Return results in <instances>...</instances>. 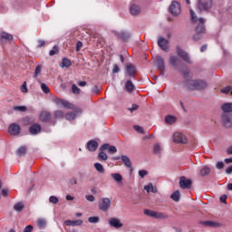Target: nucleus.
I'll return each mask as SVG.
<instances>
[{
	"instance_id": "nucleus-64",
	"label": "nucleus",
	"mask_w": 232,
	"mask_h": 232,
	"mask_svg": "<svg viewBox=\"0 0 232 232\" xmlns=\"http://www.w3.org/2000/svg\"><path fill=\"white\" fill-rule=\"evenodd\" d=\"M92 93H96L98 94L101 92V88H99V86L95 85L92 90Z\"/></svg>"
},
{
	"instance_id": "nucleus-17",
	"label": "nucleus",
	"mask_w": 232,
	"mask_h": 232,
	"mask_svg": "<svg viewBox=\"0 0 232 232\" xmlns=\"http://www.w3.org/2000/svg\"><path fill=\"white\" fill-rule=\"evenodd\" d=\"M106 150H109V153H111V154L117 153V147L110 146V143H105L102 145L100 148V151H106Z\"/></svg>"
},
{
	"instance_id": "nucleus-55",
	"label": "nucleus",
	"mask_w": 232,
	"mask_h": 232,
	"mask_svg": "<svg viewBox=\"0 0 232 232\" xmlns=\"http://www.w3.org/2000/svg\"><path fill=\"white\" fill-rule=\"evenodd\" d=\"M21 92L23 93H28V87H26V82H24L21 86Z\"/></svg>"
},
{
	"instance_id": "nucleus-48",
	"label": "nucleus",
	"mask_w": 232,
	"mask_h": 232,
	"mask_svg": "<svg viewBox=\"0 0 232 232\" xmlns=\"http://www.w3.org/2000/svg\"><path fill=\"white\" fill-rule=\"evenodd\" d=\"M49 202L51 204H59V198L58 197H55V196H51L49 198Z\"/></svg>"
},
{
	"instance_id": "nucleus-59",
	"label": "nucleus",
	"mask_w": 232,
	"mask_h": 232,
	"mask_svg": "<svg viewBox=\"0 0 232 232\" xmlns=\"http://www.w3.org/2000/svg\"><path fill=\"white\" fill-rule=\"evenodd\" d=\"M45 45H46V42L44 40H38L37 48H43Z\"/></svg>"
},
{
	"instance_id": "nucleus-4",
	"label": "nucleus",
	"mask_w": 232,
	"mask_h": 232,
	"mask_svg": "<svg viewBox=\"0 0 232 232\" xmlns=\"http://www.w3.org/2000/svg\"><path fill=\"white\" fill-rule=\"evenodd\" d=\"M111 208V200L109 198H102L99 201V209L108 211Z\"/></svg>"
},
{
	"instance_id": "nucleus-2",
	"label": "nucleus",
	"mask_w": 232,
	"mask_h": 232,
	"mask_svg": "<svg viewBox=\"0 0 232 232\" xmlns=\"http://www.w3.org/2000/svg\"><path fill=\"white\" fill-rule=\"evenodd\" d=\"M176 53L184 61V63H187V64H193V61L189 56V53L184 51L180 46L176 47Z\"/></svg>"
},
{
	"instance_id": "nucleus-26",
	"label": "nucleus",
	"mask_w": 232,
	"mask_h": 232,
	"mask_svg": "<svg viewBox=\"0 0 232 232\" xmlns=\"http://www.w3.org/2000/svg\"><path fill=\"white\" fill-rule=\"evenodd\" d=\"M130 12L131 15H139L140 14V7L137 5H132L130 6Z\"/></svg>"
},
{
	"instance_id": "nucleus-32",
	"label": "nucleus",
	"mask_w": 232,
	"mask_h": 232,
	"mask_svg": "<svg viewBox=\"0 0 232 232\" xmlns=\"http://www.w3.org/2000/svg\"><path fill=\"white\" fill-rule=\"evenodd\" d=\"M165 122L167 123V124H175V122H177V117H175V116H171V115H167L166 117H165Z\"/></svg>"
},
{
	"instance_id": "nucleus-9",
	"label": "nucleus",
	"mask_w": 232,
	"mask_h": 232,
	"mask_svg": "<svg viewBox=\"0 0 232 232\" xmlns=\"http://www.w3.org/2000/svg\"><path fill=\"white\" fill-rule=\"evenodd\" d=\"M53 102L57 104V106H63L66 110H73V104L70 103L68 101H64L61 98H55Z\"/></svg>"
},
{
	"instance_id": "nucleus-3",
	"label": "nucleus",
	"mask_w": 232,
	"mask_h": 232,
	"mask_svg": "<svg viewBox=\"0 0 232 232\" xmlns=\"http://www.w3.org/2000/svg\"><path fill=\"white\" fill-rule=\"evenodd\" d=\"M211 6H213L212 0H198V9L200 12H209Z\"/></svg>"
},
{
	"instance_id": "nucleus-23",
	"label": "nucleus",
	"mask_w": 232,
	"mask_h": 232,
	"mask_svg": "<svg viewBox=\"0 0 232 232\" xmlns=\"http://www.w3.org/2000/svg\"><path fill=\"white\" fill-rule=\"evenodd\" d=\"M126 72L129 77H135V73H137V69L134 67L133 64L129 63L126 66Z\"/></svg>"
},
{
	"instance_id": "nucleus-40",
	"label": "nucleus",
	"mask_w": 232,
	"mask_h": 232,
	"mask_svg": "<svg viewBox=\"0 0 232 232\" xmlns=\"http://www.w3.org/2000/svg\"><path fill=\"white\" fill-rule=\"evenodd\" d=\"M94 168L96 169V171H98V173H104V167L102 166V164L97 162L94 163Z\"/></svg>"
},
{
	"instance_id": "nucleus-18",
	"label": "nucleus",
	"mask_w": 232,
	"mask_h": 232,
	"mask_svg": "<svg viewBox=\"0 0 232 232\" xmlns=\"http://www.w3.org/2000/svg\"><path fill=\"white\" fill-rule=\"evenodd\" d=\"M208 88V82L204 80H196L194 90H206Z\"/></svg>"
},
{
	"instance_id": "nucleus-20",
	"label": "nucleus",
	"mask_w": 232,
	"mask_h": 232,
	"mask_svg": "<svg viewBox=\"0 0 232 232\" xmlns=\"http://www.w3.org/2000/svg\"><path fill=\"white\" fill-rule=\"evenodd\" d=\"M168 40L164 37H160L158 40V45L163 50V52H168Z\"/></svg>"
},
{
	"instance_id": "nucleus-29",
	"label": "nucleus",
	"mask_w": 232,
	"mask_h": 232,
	"mask_svg": "<svg viewBox=\"0 0 232 232\" xmlns=\"http://www.w3.org/2000/svg\"><path fill=\"white\" fill-rule=\"evenodd\" d=\"M201 224L203 226H208L209 227H220V223L215 221H202Z\"/></svg>"
},
{
	"instance_id": "nucleus-36",
	"label": "nucleus",
	"mask_w": 232,
	"mask_h": 232,
	"mask_svg": "<svg viewBox=\"0 0 232 232\" xmlns=\"http://www.w3.org/2000/svg\"><path fill=\"white\" fill-rule=\"evenodd\" d=\"M111 177H112V179L118 182V184H121V182H122V176L119 173H112L111 174Z\"/></svg>"
},
{
	"instance_id": "nucleus-45",
	"label": "nucleus",
	"mask_w": 232,
	"mask_h": 232,
	"mask_svg": "<svg viewBox=\"0 0 232 232\" xmlns=\"http://www.w3.org/2000/svg\"><path fill=\"white\" fill-rule=\"evenodd\" d=\"M190 19L192 23H197L198 21V18L197 17V14H195V11H193V9H190Z\"/></svg>"
},
{
	"instance_id": "nucleus-33",
	"label": "nucleus",
	"mask_w": 232,
	"mask_h": 232,
	"mask_svg": "<svg viewBox=\"0 0 232 232\" xmlns=\"http://www.w3.org/2000/svg\"><path fill=\"white\" fill-rule=\"evenodd\" d=\"M14 211L21 213V211H23V209H24V203L18 202V203L14 204Z\"/></svg>"
},
{
	"instance_id": "nucleus-57",
	"label": "nucleus",
	"mask_w": 232,
	"mask_h": 232,
	"mask_svg": "<svg viewBox=\"0 0 232 232\" xmlns=\"http://www.w3.org/2000/svg\"><path fill=\"white\" fill-rule=\"evenodd\" d=\"M224 161H218L217 164H216V168L217 169H224Z\"/></svg>"
},
{
	"instance_id": "nucleus-24",
	"label": "nucleus",
	"mask_w": 232,
	"mask_h": 232,
	"mask_svg": "<svg viewBox=\"0 0 232 232\" xmlns=\"http://www.w3.org/2000/svg\"><path fill=\"white\" fill-rule=\"evenodd\" d=\"M125 91L128 93H133V92L135 91V85L133 84V82H131V80H129V81L126 82Z\"/></svg>"
},
{
	"instance_id": "nucleus-27",
	"label": "nucleus",
	"mask_w": 232,
	"mask_h": 232,
	"mask_svg": "<svg viewBox=\"0 0 232 232\" xmlns=\"http://www.w3.org/2000/svg\"><path fill=\"white\" fill-rule=\"evenodd\" d=\"M179 61V60L177 56H174V55L169 56V64H171V66H173V68H177Z\"/></svg>"
},
{
	"instance_id": "nucleus-11",
	"label": "nucleus",
	"mask_w": 232,
	"mask_h": 232,
	"mask_svg": "<svg viewBox=\"0 0 232 232\" xmlns=\"http://www.w3.org/2000/svg\"><path fill=\"white\" fill-rule=\"evenodd\" d=\"M12 41H14V35H12L5 31L0 32V43L2 44H5V43H10Z\"/></svg>"
},
{
	"instance_id": "nucleus-51",
	"label": "nucleus",
	"mask_w": 232,
	"mask_h": 232,
	"mask_svg": "<svg viewBox=\"0 0 232 232\" xmlns=\"http://www.w3.org/2000/svg\"><path fill=\"white\" fill-rule=\"evenodd\" d=\"M41 88L44 93H50V88L48 87V85H46V83H42Z\"/></svg>"
},
{
	"instance_id": "nucleus-53",
	"label": "nucleus",
	"mask_w": 232,
	"mask_h": 232,
	"mask_svg": "<svg viewBox=\"0 0 232 232\" xmlns=\"http://www.w3.org/2000/svg\"><path fill=\"white\" fill-rule=\"evenodd\" d=\"M129 111L133 113V111H137L139 110V105L133 103L130 108H128Z\"/></svg>"
},
{
	"instance_id": "nucleus-21",
	"label": "nucleus",
	"mask_w": 232,
	"mask_h": 232,
	"mask_svg": "<svg viewBox=\"0 0 232 232\" xmlns=\"http://www.w3.org/2000/svg\"><path fill=\"white\" fill-rule=\"evenodd\" d=\"M109 224L111 227H116V229H119V227H122V223H121V219L116 218H111L109 220Z\"/></svg>"
},
{
	"instance_id": "nucleus-39",
	"label": "nucleus",
	"mask_w": 232,
	"mask_h": 232,
	"mask_svg": "<svg viewBox=\"0 0 232 232\" xmlns=\"http://www.w3.org/2000/svg\"><path fill=\"white\" fill-rule=\"evenodd\" d=\"M55 119H64V111L58 110L53 112Z\"/></svg>"
},
{
	"instance_id": "nucleus-16",
	"label": "nucleus",
	"mask_w": 232,
	"mask_h": 232,
	"mask_svg": "<svg viewBox=\"0 0 232 232\" xmlns=\"http://www.w3.org/2000/svg\"><path fill=\"white\" fill-rule=\"evenodd\" d=\"M8 131L10 135H19V133H21V127L19 126V124L13 123L9 126Z\"/></svg>"
},
{
	"instance_id": "nucleus-58",
	"label": "nucleus",
	"mask_w": 232,
	"mask_h": 232,
	"mask_svg": "<svg viewBox=\"0 0 232 232\" xmlns=\"http://www.w3.org/2000/svg\"><path fill=\"white\" fill-rule=\"evenodd\" d=\"M139 175L141 179H144L146 177V175H148V171L145 169L140 170L139 171Z\"/></svg>"
},
{
	"instance_id": "nucleus-60",
	"label": "nucleus",
	"mask_w": 232,
	"mask_h": 232,
	"mask_svg": "<svg viewBox=\"0 0 232 232\" xmlns=\"http://www.w3.org/2000/svg\"><path fill=\"white\" fill-rule=\"evenodd\" d=\"M85 198L89 202H95V197H93V195H87V196H85Z\"/></svg>"
},
{
	"instance_id": "nucleus-8",
	"label": "nucleus",
	"mask_w": 232,
	"mask_h": 232,
	"mask_svg": "<svg viewBox=\"0 0 232 232\" xmlns=\"http://www.w3.org/2000/svg\"><path fill=\"white\" fill-rule=\"evenodd\" d=\"M169 12H170L171 15L177 17L180 14V4L177 1H172L170 6L169 7Z\"/></svg>"
},
{
	"instance_id": "nucleus-10",
	"label": "nucleus",
	"mask_w": 232,
	"mask_h": 232,
	"mask_svg": "<svg viewBox=\"0 0 232 232\" xmlns=\"http://www.w3.org/2000/svg\"><path fill=\"white\" fill-rule=\"evenodd\" d=\"M174 142L177 144H188V138L180 132H175L173 135Z\"/></svg>"
},
{
	"instance_id": "nucleus-34",
	"label": "nucleus",
	"mask_w": 232,
	"mask_h": 232,
	"mask_svg": "<svg viewBox=\"0 0 232 232\" xmlns=\"http://www.w3.org/2000/svg\"><path fill=\"white\" fill-rule=\"evenodd\" d=\"M144 189L147 190V193H150V191L151 193H157V188H154L152 183H149L148 185H146L144 187Z\"/></svg>"
},
{
	"instance_id": "nucleus-42",
	"label": "nucleus",
	"mask_w": 232,
	"mask_h": 232,
	"mask_svg": "<svg viewBox=\"0 0 232 232\" xmlns=\"http://www.w3.org/2000/svg\"><path fill=\"white\" fill-rule=\"evenodd\" d=\"M59 53V46L54 45L53 49L49 52V55L53 57V55H57Z\"/></svg>"
},
{
	"instance_id": "nucleus-14",
	"label": "nucleus",
	"mask_w": 232,
	"mask_h": 232,
	"mask_svg": "<svg viewBox=\"0 0 232 232\" xmlns=\"http://www.w3.org/2000/svg\"><path fill=\"white\" fill-rule=\"evenodd\" d=\"M39 119L41 122H50V121H52V113L47 111H43L39 114Z\"/></svg>"
},
{
	"instance_id": "nucleus-56",
	"label": "nucleus",
	"mask_w": 232,
	"mask_h": 232,
	"mask_svg": "<svg viewBox=\"0 0 232 232\" xmlns=\"http://www.w3.org/2000/svg\"><path fill=\"white\" fill-rule=\"evenodd\" d=\"M135 131H138V133H144V129L139 125L134 126Z\"/></svg>"
},
{
	"instance_id": "nucleus-38",
	"label": "nucleus",
	"mask_w": 232,
	"mask_h": 232,
	"mask_svg": "<svg viewBox=\"0 0 232 232\" xmlns=\"http://www.w3.org/2000/svg\"><path fill=\"white\" fill-rule=\"evenodd\" d=\"M16 153L18 157H24L26 155V147L23 146L20 147L17 150Z\"/></svg>"
},
{
	"instance_id": "nucleus-35",
	"label": "nucleus",
	"mask_w": 232,
	"mask_h": 232,
	"mask_svg": "<svg viewBox=\"0 0 232 232\" xmlns=\"http://www.w3.org/2000/svg\"><path fill=\"white\" fill-rule=\"evenodd\" d=\"M170 198H172L174 202H179L180 200V191L179 190L174 191L171 194Z\"/></svg>"
},
{
	"instance_id": "nucleus-19",
	"label": "nucleus",
	"mask_w": 232,
	"mask_h": 232,
	"mask_svg": "<svg viewBox=\"0 0 232 232\" xmlns=\"http://www.w3.org/2000/svg\"><path fill=\"white\" fill-rule=\"evenodd\" d=\"M197 80H189L187 79L183 82V86L187 88V90H191L192 92L195 91V84Z\"/></svg>"
},
{
	"instance_id": "nucleus-31",
	"label": "nucleus",
	"mask_w": 232,
	"mask_h": 232,
	"mask_svg": "<svg viewBox=\"0 0 232 232\" xmlns=\"http://www.w3.org/2000/svg\"><path fill=\"white\" fill-rule=\"evenodd\" d=\"M222 111L224 113H231L232 111V103H224L221 106Z\"/></svg>"
},
{
	"instance_id": "nucleus-30",
	"label": "nucleus",
	"mask_w": 232,
	"mask_h": 232,
	"mask_svg": "<svg viewBox=\"0 0 232 232\" xmlns=\"http://www.w3.org/2000/svg\"><path fill=\"white\" fill-rule=\"evenodd\" d=\"M121 160H122L124 166H126V168H131V160H130V157H128L126 155H122Z\"/></svg>"
},
{
	"instance_id": "nucleus-25",
	"label": "nucleus",
	"mask_w": 232,
	"mask_h": 232,
	"mask_svg": "<svg viewBox=\"0 0 232 232\" xmlns=\"http://www.w3.org/2000/svg\"><path fill=\"white\" fill-rule=\"evenodd\" d=\"M64 225L65 226H72V227H75V226H82V220L81 219H77V220H65L64 221Z\"/></svg>"
},
{
	"instance_id": "nucleus-22",
	"label": "nucleus",
	"mask_w": 232,
	"mask_h": 232,
	"mask_svg": "<svg viewBox=\"0 0 232 232\" xmlns=\"http://www.w3.org/2000/svg\"><path fill=\"white\" fill-rule=\"evenodd\" d=\"M97 148H99V143L94 140H91L87 142V150L89 151H97Z\"/></svg>"
},
{
	"instance_id": "nucleus-52",
	"label": "nucleus",
	"mask_w": 232,
	"mask_h": 232,
	"mask_svg": "<svg viewBox=\"0 0 232 232\" xmlns=\"http://www.w3.org/2000/svg\"><path fill=\"white\" fill-rule=\"evenodd\" d=\"M43 69V66L38 65L35 67L34 70V77H37L38 75H41V70Z\"/></svg>"
},
{
	"instance_id": "nucleus-7",
	"label": "nucleus",
	"mask_w": 232,
	"mask_h": 232,
	"mask_svg": "<svg viewBox=\"0 0 232 232\" xmlns=\"http://www.w3.org/2000/svg\"><path fill=\"white\" fill-rule=\"evenodd\" d=\"M155 65L158 70H160V75L164 77V73H166V65L163 58L160 56H156Z\"/></svg>"
},
{
	"instance_id": "nucleus-5",
	"label": "nucleus",
	"mask_w": 232,
	"mask_h": 232,
	"mask_svg": "<svg viewBox=\"0 0 232 232\" xmlns=\"http://www.w3.org/2000/svg\"><path fill=\"white\" fill-rule=\"evenodd\" d=\"M144 215H147V217H151L152 218H160L161 220L168 218V215L162 212H157L150 209H145Z\"/></svg>"
},
{
	"instance_id": "nucleus-6",
	"label": "nucleus",
	"mask_w": 232,
	"mask_h": 232,
	"mask_svg": "<svg viewBox=\"0 0 232 232\" xmlns=\"http://www.w3.org/2000/svg\"><path fill=\"white\" fill-rule=\"evenodd\" d=\"M112 34H114L117 39L123 41V43H128L129 39H131V34H130L128 31H121L120 33L117 31H112Z\"/></svg>"
},
{
	"instance_id": "nucleus-41",
	"label": "nucleus",
	"mask_w": 232,
	"mask_h": 232,
	"mask_svg": "<svg viewBox=\"0 0 232 232\" xmlns=\"http://www.w3.org/2000/svg\"><path fill=\"white\" fill-rule=\"evenodd\" d=\"M160 151H162V148H160V145H159V143L154 144L153 146L154 155H160Z\"/></svg>"
},
{
	"instance_id": "nucleus-46",
	"label": "nucleus",
	"mask_w": 232,
	"mask_h": 232,
	"mask_svg": "<svg viewBox=\"0 0 232 232\" xmlns=\"http://www.w3.org/2000/svg\"><path fill=\"white\" fill-rule=\"evenodd\" d=\"M99 220H101L99 217H91L88 218V222H90V224H97L99 223Z\"/></svg>"
},
{
	"instance_id": "nucleus-1",
	"label": "nucleus",
	"mask_w": 232,
	"mask_h": 232,
	"mask_svg": "<svg viewBox=\"0 0 232 232\" xmlns=\"http://www.w3.org/2000/svg\"><path fill=\"white\" fill-rule=\"evenodd\" d=\"M206 20L204 18L198 19V26L196 27V34L193 35V41H200L202 37H204V34H206V27L204 25Z\"/></svg>"
},
{
	"instance_id": "nucleus-49",
	"label": "nucleus",
	"mask_w": 232,
	"mask_h": 232,
	"mask_svg": "<svg viewBox=\"0 0 232 232\" xmlns=\"http://www.w3.org/2000/svg\"><path fill=\"white\" fill-rule=\"evenodd\" d=\"M13 110H14V111H26L27 108L26 106H14Z\"/></svg>"
},
{
	"instance_id": "nucleus-62",
	"label": "nucleus",
	"mask_w": 232,
	"mask_h": 232,
	"mask_svg": "<svg viewBox=\"0 0 232 232\" xmlns=\"http://www.w3.org/2000/svg\"><path fill=\"white\" fill-rule=\"evenodd\" d=\"M121 72V69L119 68V65L114 64L112 69V73H119Z\"/></svg>"
},
{
	"instance_id": "nucleus-12",
	"label": "nucleus",
	"mask_w": 232,
	"mask_h": 232,
	"mask_svg": "<svg viewBox=\"0 0 232 232\" xmlns=\"http://www.w3.org/2000/svg\"><path fill=\"white\" fill-rule=\"evenodd\" d=\"M191 184H193L191 179H188L185 176L179 178V187L181 189H189Z\"/></svg>"
},
{
	"instance_id": "nucleus-15",
	"label": "nucleus",
	"mask_w": 232,
	"mask_h": 232,
	"mask_svg": "<svg viewBox=\"0 0 232 232\" xmlns=\"http://www.w3.org/2000/svg\"><path fill=\"white\" fill-rule=\"evenodd\" d=\"M42 130H43V127H41V124L34 123L29 127V133L31 135H37L38 133H41Z\"/></svg>"
},
{
	"instance_id": "nucleus-28",
	"label": "nucleus",
	"mask_w": 232,
	"mask_h": 232,
	"mask_svg": "<svg viewBox=\"0 0 232 232\" xmlns=\"http://www.w3.org/2000/svg\"><path fill=\"white\" fill-rule=\"evenodd\" d=\"M209 173H211V169H209V167H208V166H205L199 171L200 177H208V175H209Z\"/></svg>"
},
{
	"instance_id": "nucleus-54",
	"label": "nucleus",
	"mask_w": 232,
	"mask_h": 232,
	"mask_svg": "<svg viewBox=\"0 0 232 232\" xmlns=\"http://www.w3.org/2000/svg\"><path fill=\"white\" fill-rule=\"evenodd\" d=\"M231 90H232L231 86H227V87L221 89V93L227 94V93H229L231 92Z\"/></svg>"
},
{
	"instance_id": "nucleus-44",
	"label": "nucleus",
	"mask_w": 232,
	"mask_h": 232,
	"mask_svg": "<svg viewBox=\"0 0 232 232\" xmlns=\"http://www.w3.org/2000/svg\"><path fill=\"white\" fill-rule=\"evenodd\" d=\"M72 66V62L68 58L63 59V68H70Z\"/></svg>"
},
{
	"instance_id": "nucleus-50",
	"label": "nucleus",
	"mask_w": 232,
	"mask_h": 232,
	"mask_svg": "<svg viewBox=\"0 0 232 232\" xmlns=\"http://www.w3.org/2000/svg\"><path fill=\"white\" fill-rule=\"evenodd\" d=\"M72 93L79 95V93H81V89L79 87H77V85L72 84Z\"/></svg>"
},
{
	"instance_id": "nucleus-37",
	"label": "nucleus",
	"mask_w": 232,
	"mask_h": 232,
	"mask_svg": "<svg viewBox=\"0 0 232 232\" xmlns=\"http://www.w3.org/2000/svg\"><path fill=\"white\" fill-rule=\"evenodd\" d=\"M37 226L39 229H44L46 227V219L39 218L37 220Z\"/></svg>"
},
{
	"instance_id": "nucleus-43",
	"label": "nucleus",
	"mask_w": 232,
	"mask_h": 232,
	"mask_svg": "<svg viewBox=\"0 0 232 232\" xmlns=\"http://www.w3.org/2000/svg\"><path fill=\"white\" fill-rule=\"evenodd\" d=\"M98 159L101 160H108V154H106L104 150H101L98 154Z\"/></svg>"
},
{
	"instance_id": "nucleus-61",
	"label": "nucleus",
	"mask_w": 232,
	"mask_h": 232,
	"mask_svg": "<svg viewBox=\"0 0 232 232\" xmlns=\"http://www.w3.org/2000/svg\"><path fill=\"white\" fill-rule=\"evenodd\" d=\"M82 48V42L78 41L76 43V52H81V49Z\"/></svg>"
},
{
	"instance_id": "nucleus-13",
	"label": "nucleus",
	"mask_w": 232,
	"mask_h": 232,
	"mask_svg": "<svg viewBox=\"0 0 232 232\" xmlns=\"http://www.w3.org/2000/svg\"><path fill=\"white\" fill-rule=\"evenodd\" d=\"M222 122L225 128H231L232 126V114L231 113H223Z\"/></svg>"
},
{
	"instance_id": "nucleus-63",
	"label": "nucleus",
	"mask_w": 232,
	"mask_h": 232,
	"mask_svg": "<svg viewBox=\"0 0 232 232\" xmlns=\"http://www.w3.org/2000/svg\"><path fill=\"white\" fill-rule=\"evenodd\" d=\"M34 231V227L32 225H29L24 227V232H32Z\"/></svg>"
},
{
	"instance_id": "nucleus-47",
	"label": "nucleus",
	"mask_w": 232,
	"mask_h": 232,
	"mask_svg": "<svg viewBox=\"0 0 232 232\" xmlns=\"http://www.w3.org/2000/svg\"><path fill=\"white\" fill-rule=\"evenodd\" d=\"M75 113L74 112H68L65 114V119L67 121H73L75 119Z\"/></svg>"
}]
</instances>
